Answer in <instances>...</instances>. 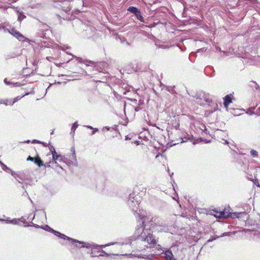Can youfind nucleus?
Segmentation results:
<instances>
[{
	"mask_svg": "<svg viewBox=\"0 0 260 260\" xmlns=\"http://www.w3.org/2000/svg\"><path fill=\"white\" fill-rule=\"evenodd\" d=\"M139 204L138 197L135 194H131L127 201V204L133 211L136 212V216L138 218V224L135 231V234L138 236L139 239L148 245L155 244L156 240L151 234L150 229L152 228L154 232H159L164 231L166 228L160 224H157V223L158 222L157 218H151L142 212L137 213Z\"/></svg>",
	"mask_w": 260,
	"mask_h": 260,
	"instance_id": "1",
	"label": "nucleus"
},
{
	"mask_svg": "<svg viewBox=\"0 0 260 260\" xmlns=\"http://www.w3.org/2000/svg\"><path fill=\"white\" fill-rule=\"evenodd\" d=\"M46 230L50 232L53 233L55 236L59 237L61 239H63L64 240L67 239L69 241H72V242H77V243L82 244V247H85L86 248L99 249V248H104L107 246L114 245L115 244V243L112 242V243H108L105 245H98V244L93 243H86V242H82L79 241L77 240L71 238L66 236L65 235L62 234L58 232L54 231V230L50 228L48 226H46Z\"/></svg>",
	"mask_w": 260,
	"mask_h": 260,
	"instance_id": "2",
	"label": "nucleus"
},
{
	"mask_svg": "<svg viewBox=\"0 0 260 260\" xmlns=\"http://www.w3.org/2000/svg\"><path fill=\"white\" fill-rule=\"evenodd\" d=\"M50 151L52 155L53 160L54 161L55 164L57 163V160H58L60 162L63 161V156L61 155L57 154L54 147H53V150L50 149Z\"/></svg>",
	"mask_w": 260,
	"mask_h": 260,
	"instance_id": "3",
	"label": "nucleus"
},
{
	"mask_svg": "<svg viewBox=\"0 0 260 260\" xmlns=\"http://www.w3.org/2000/svg\"><path fill=\"white\" fill-rule=\"evenodd\" d=\"M5 31H8L9 33L11 34L12 36L16 37V38L20 40H22L24 39V37L22 35L20 34L18 31H17L16 30H15L14 29H12L11 31L6 29Z\"/></svg>",
	"mask_w": 260,
	"mask_h": 260,
	"instance_id": "4",
	"label": "nucleus"
},
{
	"mask_svg": "<svg viewBox=\"0 0 260 260\" xmlns=\"http://www.w3.org/2000/svg\"><path fill=\"white\" fill-rule=\"evenodd\" d=\"M16 101L13 99H0V104L6 106L12 105Z\"/></svg>",
	"mask_w": 260,
	"mask_h": 260,
	"instance_id": "5",
	"label": "nucleus"
},
{
	"mask_svg": "<svg viewBox=\"0 0 260 260\" xmlns=\"http://www.w3.org/2000/svg\"><path fill=\"white\" fill-rule=\"evenodd\" d=\"M5 221L7 223L17 224L18 223L19 220L16 218L10 219V217H7L6 219L0 218V221Z\"/></svg>",
	"mask_w": 260,
	"mask_h": 260,
	"instance_id": "6",
	"label": "nucleus"
},
{
	"mask_svg": "<svg viewBox=\"0 0 260 260\" xmlns=\"http://www.w3.org/2000/svg\"><path fill=\"white\" fill-rule=\"evenodd\" d=\"M71 151L72 152V160H71V163L72 165H74V166H77V159H76V154H75V150L74 149V148H71Z\"/></svg>",
	"mask_w": 260,
	"mask_h": 260,
	"instance_id": "7",
	"label": "nucleus"
},
{
	"mask_svg": "<svg viewBox=\"0 0 260 260\" xmlns=\"http://www.w3.org/2000/svg\"><path fill=\"white\" fill-rule=\"evenodd\" d=\"M214 216L217 218H226L230 216L228 213H226L224 211H221L219 212H216Z\"/></svg>",
	"mask_w": 260,
	"mask_h": 260,
	"instance_id": "8",
	"label": "nucleus"
},
{
	"mask_svg": "<svg viewBox=\"0 0 260 260\" xmlns=\"http://www.w3.org/2000/svg\"><path fill=\"white\" fill-rule=\"evenodd\" d=\"M165 257L167 260H175L172 252L170 250H167L165 253Z\"/></svg>",
	"mask_w": 260,
	"mask_h": 260,
	"instance_id": "9",
	"label": "nucleus"
},
{
	"mask_svg": "<svg viewBox=\"0 0 260 260\" xmlns=\"http://www.w3.org/2000/svg\"><path fill=\"white\" fill-rule=\"evenodd\" d=\"M71 55L73 56V57L76 58L79 62L83 63L85 64L86 66H89V64L91 63L90 61L84 60L81 58L77 57L72 54Z\"/></svg>",
	"mask_w": 260,
	"mask_h": 260,
	"instance_id": "10",
	"label": "nucleus"
},
{
	"mask_svg": "<svg viewBox=\"0 0 260 260\" xmlns=\"http://www.w3.org/2000/svg\"><path fill=\"white\" fill-rule=\"evenodd\" d=\"M127 10L128 11L135 14V15H136L140 12L139 10H138L136 7H129Z\"/></svg>",
	"mask_w": 260,
	"mask_h": 260,
	"instance_id": "11",
	"label": "nucleus"
},
{
	"mask_svg": "<svg viewBox=\"0 0 260 260\" xmlns=\"http://www.w3.org/2000/svg\"><path fill=\"white\" fill-rule=\"evenodd\" d=\"M34 162L39 167L44 166L43 161L39 158H36Z\"/></svg>",
	"mask_w": 260,
	"mask_h": 260,
	"instance_id": "12",
	"label": "nucleus"
},
{
	"mask_svg": "<svg viewBox=\"0 0 260 260\" xmlns=\"http://www.w3.org/2000/svg\"><path fill=\"white\" fill-rule=\"evenodd\" d=\"M232 99H224V106L225 108H228V106L232 103Z\"/></svg>",
	"mask_w": 260,
	"mask_h": 260,
	"instance_id": "13",
	"label": "nucleus"
},
{
	"mask_svg": "<svg viewBox=\"0 0 260 260\" xmlns=\"http://www.w3.org/2000/svg\"><path fill=\"white\" fill-rule=\"evenodd\" d=\"M250 86L252 88H255L256 89H258L259 88V86L255 81H251L250 83Z\"/></svg>",
	"mask_w": 260,
	"mask_h": 260,
	"instance_id": "14",
	"label": "nucleus"
},
{
	"mask_svg": "<svg viewBox=\"0 0 260 260\" xmlns=\"http://www.w3.org/2000/svg\"><path fill=\"white\" fill-rule=\"evenodd\" d=\"M78 126V124H77V122L73 123V124L71 127V131H72L73 135L74 134L75 131Z\"/></svg>",
	"mask_w": 260,
	"mask_h": 260,
	"instance_id": "15",
	"label": "nucleus"
},
{
	"mask_svg": "<svg viewBox=\"0 0 260 260\" xmlns=\"http://www.w3.org/2000/svg\"><path fill=\"white\" fill-rule=\"evenodd\" d=\"M85 126L88 128L93 129L91 135H94L96 132H98L99 131V129L97 128H93L91 126H90V125H86Z\"/></svg>",
	"mask_w": 260,
	"mask_h": 260,
	"instance_id": "16",
	"label": "nucleus"
},
{
	"mask_svg": "<svg viewBox=\"0 0 260 260\" xmlns=\"http://www.w3.org/2000/svg\"><path fill=\"white\" fill-rule=\"evenodd\" d=\"M136 17L138 20L141 21V22H143L144 19L142 16L141 14V12L140 11L136 15Z\"/></svg>",
	"mask_w": 260,
	"mask_h": 260,
	"instance_id": "17",
	"label": "nucleus"
},
{
	"mask_svg": "<svg viewBox=\"0 0 260 260\" xmlns=\"http://www.w3.org/2000/svg\"><path fill=\"white\" fill-rule=\"evenodd\" d=\"M250 154L253 157H257L258 155L257 151L254 150H251Z\"/></svg>",
	"mask_w": 260,
	"mask_h": 260,
	"instance_id": "18",
	"label": "nucleus"
},
{
	"mask_svg": "<svg viewBox=\"0 0 260 260\" xmlns=\"http://www.w3.org/2000/svg\"><path fill=\"white\" fill-rule=\"evenodd\" d=\"M9 173L11 174V175L14 176L15 177V178H16L17 177L18 175L14 171H13L10 169H9Z\"/></svg>",
	"mask_w": 260,
	"mask_h": 260,
	"instance_id": "19",
	"label": "nucleus"
},
{
	"mask_svg": "<svg viewBox=\"0 0 260 260\" xmlns=\"http://www.w3.org/2000/svg\"><path fill=\"white\" fill-rule=\"evenodd\" d=\"M2 168L4 171H7L9 170L10 169L8 168V167L4 164H2Z\"/></svg>",
	"mask_w": 260,
	"mask_h": 260,
	"instance_id": "20",
	"label": "nucleus"
},
{
	"mask_svg": "<svg viewBox=\"0 0 260 260\" xmlns=\"http://www.w3.org/2000/svg\"><path fill=\"white\" fill-rule=\"evenodd\" d=\"M219 237L218 236H216V237H214V238H211L210 239H209L208 240V242H211L214 240H216V239L218 238Z\"/></svg>",
	"mask_w": 260,
	"mask_h": 260,
	"instance_id": "21",
	"label": "nucleus"
},
{
	"mask_svg": "<svg viewBox=\"0 0 260 260\" xmlns=\"http://www.w3.org/2000/svg\"><path fill=\"white\" fill-rule=\"evenodd\" d=\"M35 159H36V158L32 157H31V156H29V157L27 158V160H30V161H34H34H35Z\"/></svg>",
	"mask_w": 260,
	"mask_h": 260,
	"instance_id": "22",
	"label": "nucleus"
},
{
	"mask_svg": "<svg viewBox=\"0 0 260 260\" xmlns=\"http://www.w3.org/2000/svg\"><path fill=\"white\" fill-rule=\"evenodd\" d=\"M4 82H5V83L6 84H7V85H10V84H12V83H11V82H7V79H5V80H4Z\"/></svg>",
	"mask_w": 260,
	"mask_h": 260,
	"instance_id": "23",
	"label": "nucleus"
},
{
	"mask_svg": "<svg viewBox=\"0 0 260 260\" xmlns=\"http://www.w3.org/2000/svg\"><path fill=\"white\" fill-rule=\"evenodd\" d=\"M109 129H110V128L109 127L105 126L103 128L102 131H104L105 129H106L107 131H109Z\"/></svg>",
	"mask_w": 260,
	"mask_h": 260,
	"instance_id": "24",
	"label": "nucleus"
},
{
	"mask_svg": "<svg viewBox=\"0 0 260 260\" xmlns=\"http://www.w3.org/2000/svg\"><path fill=\"white\" fill-rule=\"evenodd\" d=\"M159 47L162 48H168V46H166V45H161Z\"/></svg>",
	"mask_w": 260,
	"mask_h": 260,
	"instance_id": "25",
	"label": "nucleus"
},
{
	"mask_svg": "<svg viewBox=\"0 0 260 260\" xmlns=\"http://www.w3.org/2000/svg\"><path fill=\"white\" fill-rule=\"evenodd\" d=\"M69 47L68 46H64L63 47H62V50H66V49H69Z\"/></svg>",
	"mask_w": 260,
	"mask_h": 260,
	"instance_id": "26",
	"label": "nucleus"
},
{
	"mask_svg": "<svg viewBox=\"0 0 260 260\" xmlns=\"http://www.w3.org/2000/svg\"><path fill=\"white\" fill-rule=\"evenodd\" d=\"M33 142L37 143H40V144L42 143L40 141H39L38 140H34Z\"/></svg>",
	"mask_w": 260,
	"mask_h": 260,
	"instance_id": "27",
	"label": "nucleus"
},
{
	"mask_svg": "<svg viewBox=\"0 0 260 260\" xmlns=\"http://www.w3.org/2000/svg\"><path fill=\"white\" fill-rule=\"evenodd\" d=\"M50 162L46 163V164L44 165L45 166L47 167H50Z\"/></svg>",
	"mask_w": 260,
	"mask_h": 260,
	"instance_id": "28",
	"label": "nucleus"
},
{
	"mask_svg": "<svg viewBox=\"0 0 260 260\" xmlns=\"http://www.w3.org/2000/svg\"><path fill=\"white\" fill-rule=\"evenodd\" d=\"M229 234H230L229 233H225L222 236H221L220 237L229 235Z\"/></svg>",
	"mask_w": 260,
	"mask_h": 260,
	"instance_id": "29",
	"label": "nucleus"
},
{
	"mask_svg": "<svg viewBox=\"0 0 260 260\" xmlns=\"http://www.w3.org/2000/svg\"><path fill=\"white\" fill-rule=\"evenodd\" d=\"M232 94H227L224 96V98H231Z\"/></svg>",
	"mask_w": 260,
	"mask_h": 260,
	"instance_id": "30",
	"label": "nucleus"
},
{
	"mask_svg": "<svg viewBox=\"0 0 260 260\" xmlns=\"http://www.w3.org/2000/svg\"><path fill=\"white\" fill-rule=\"evenodd\" d=\"M235 215H236V214H235V213H234L233 215H231V217H232V218H234V217H235Z\"/></svg>",
	"mask_w": 260,
	"mask_h": 260,
	"instance_id": "31",
	"label": "nucleus"
},
{
	"mask_svg": "<svg viewBox=\"0 0 260 260\" xmlns=\"http://www.w3.org/2000/svg\"><path fill=\"white\" fill-rule=\"evenodd\" d=\"M30 142V141L29 140H27L25 142H24V143H29Z\"/></svg>",
	"mask_w": 260,
	"mask_h": 260,
	"instance_id": "32",
	"label": "nucleus"
},
{
	"mask_svg": "<svg viewBox=\"0 0 260 260\" xmlns=\"http://www.w3.org/2000/svg\"><path fill=\"white\" fill-rule=\"evenodd\" d=\"M53 147H54L53 146H51L50 148V150L51 149V150H53Z\"/></svg>",
	"mask_w": 260,
	"mask_h": 260,
	"instance_id": "33",
	"label": "nucleus"
},
{
	"mask_svg": "<svg viewBox=\"0 0 260 260\" xmlns=\"http://www.w3.org/2000/svg\"><path fill=\"white\" fill-rule=\"evenodd\" d=\"M18 20L20 21V16H19L18 18Z\"/></svg>",
	"mask_w": 260,
	"mask_h": 260,
	"instance_id": "34",
	"label": "nucleus"
},
{
	"mask_svg": "<svg viewBox=\"0 0 260 260\" xmlns=\"http://www.w3.org/2000/svg\"><path fill=\"white\" fill-rule=\"evenodd\" d=\"M14 84V85H15L16 86H17L18 83H15V84Z\"/></svg>",
	"mask_w": 260,
	"mask_h": 260,
	"instance_id": "35",
	"label": "nucleus"
},
{
	"mask_svg": "<svg viewBox=\"0 0 260 260\" xmlns=\"http://www.w3.org/2000/svg\"><path fill=\"white\" fill-rule=\"evenodd\" d=\"M53 132L54 131H53L51 133V134L52 135L53 134Z\"/></svg>",
	"mask_w": 260,
	"mask_h": 260,
	"instance_id": "36",
	"label": "nucleus"
},
{
	"mask_svg": "<svg viewBox=\"0 0 260 260\" xmlns=\"http://www.w3.org/2000/svg\"><path fill=\"white\" fill-rule=\"evenodd\" d=\"M2 164H3L2 161H0V165L2 166Z\"/></svg>",
	"mask_w": 260,
	"mask_h": 260,
	"instance_id": "37",
	"label": "nucleus"
},
{
	"mask_svg": "<svg viewBox=\"0 0 260 260\" xmlns=\"http://www.w3.org/2000/svg\"><path fill=\"white\" fill-rule=\"evenodd\" d=\"M225 142L226 143H227V144L228 143V142L227 141H225Z\"/></svg>",
	"mask_w": 260,
	"mask_h": 260,
	"instance_id": "38",
	"label": "nucleus"
},
{
	"mask_svg": "<svg viewBox=\"0 0 260 260\" xmlns=\"http://www.w3.org/2000/svg\"><path fill=\"white\" fill-rule=\"evenodd\" d=\"M102 252L105 253L104 250H102Z\"/></svg>",
	"mask_w": 260,
	"mask_h": 260,
	"instance_id": "39",
	"label": "nucleus"
},
{
	"mask_svg": "<svg viewBox=\"0 0 260 260\" xmlns=\"http://www.w3.org/2000/svg\"><path fill=\"white\" fill-rule=\"evenodd\" d=\"M259 168H260V167H258Z\"/></svg>",
	"mask_w": 260,
	"mask_h": 260,
	"instance_id": "40",
	"label": "nucleus"
}]
</instances>
